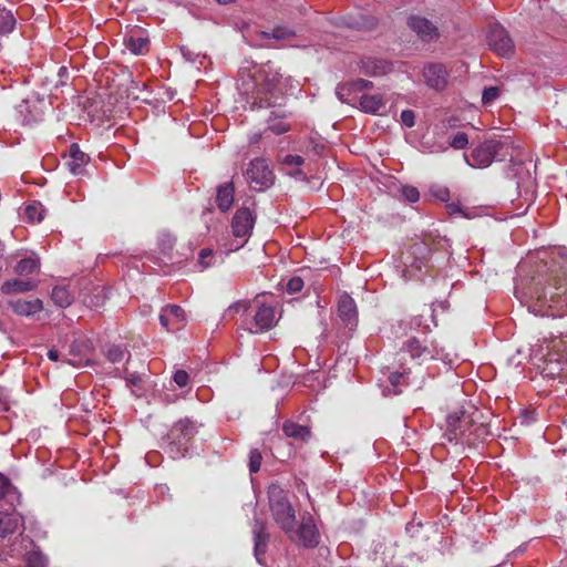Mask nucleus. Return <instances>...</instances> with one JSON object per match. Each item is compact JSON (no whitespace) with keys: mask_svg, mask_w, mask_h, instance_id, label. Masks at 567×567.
I'll use <instances>...</instances> for the list:
<instances>
[{"mask_svg":"<svg viewBox=\"0 0 567 567\" xmlns=\"http://www.w3.org/2000/svg\"><path fill=\"white\" fill-rule=\"evenodd\" d=\"M534 286L527 295L528 309L536 316L561 318L567 316V284L557 276L551 277L548 286L543 280L533 279Z\"/></svg>","mask_w":567,"mask_h":567,"instance_id":"1","label":"nucleus"},{"mask_svg":"<svg viewBox=\"0 0 567 567\" xmlns=\"http://www.w3.org/2000/svg\"><path fill=\"white\" fill-rule=\"evenodd\" d=\"M478 411L470 413L465 410L451 412L446 416V430L444 437L450 443L474 444L477 439L487 434V429L483 423H476L474 415Z\"/></svg>","mask_w":567,"mask_h":567,"instance_id":"2","label":"nucleus"},{"mask_svg":"<svg viewBox=\"0 0 567 567\" xmlns=\"http://www.w3.org/2000/svg\"><path fill=\"white\" fill-rule=\"evenodd\" d=\"M513 150L514 146L509 138H489L474 147L470 156L465 155V161L472 167L486 168L494 161H512Z\"/></svg>","mask_w":567,"mask_h":567,"instance_id":"3","label":"nucleus"},{"mask_svg":"<svg viewBox=\"0 0 567 567\" xmlns=\"http://www.w3.org/2000/svg\"><path fill=\"white\" fill-rule=\"evenodd\" d=\"M259 83L258 96L254 104L258 107H269L277 104L279 96L284 95L285 90L290 82V78H284L269 63L258 71Z\"/></svg>","mask_w":567,"mask_h":567,"instance_id":"4","label":"nucleus"},{"mask_svg":"<svg viewBox=\"0 0 567 567\" xmlns=\"http://www.w3.org/2000/svg\"><path fill=\"white\" fill-rule=\"evenodd\" d=\"M537 368L544 378L567 379V333L548 343L547 352L539 358Z\"/></svg>","mask_w":567,"mask_h":567,"instance_id":"5","label":"nucleus"},{"mask_svg":"<svg viewBox=\"0 0 567 567\" xmlns=\"http://www.w3.org/2000/svg\"><path fill=\"white\" fill-rule=\"evenodd\" d=\"M268 499L274 520L288 537H291L296 525V512L288 499L287 492L278 484H271L268 487Z\"/></svg>","mask_w":567,"mask_h":567,"instance_id":"6","label":"nucleus"},{"mask_svg":"<svg viewBox=\"0 0 567 567\" xmlns=\"http://www.w3.org/2000/svg\"><path fill=\"white\" fill-rule=\"evenodd\" d=\"M198 426L195 421L189 417L177 421L168 432L169 447L172 456H184L188 451L190 440L197 434Z\"/></svg>","mask_w":567,"mask_h":567,"instance_id":"7","label":"nucleus"},{"mask_svg":"<svg viewBox=\"0 0 567 567\" xmlns=\"http://www.w3.org/2000/svg\"><path fill=\"white\" fill-rule=\"evenodd\" d=\"M245 177L250 187L257 192H262L275 183V174L264 157H257L249 162Z\"/></svg>","mask_w":567,"mask_h":567,"instance_id":"8","label":"nucleus"},{"mask_svg":"<svg viewBox=\"0 0 567 567\" xmlns=\"http://www.w3.org/2000/svg\"><path fill=\"white\" fill-rule=\"evenodd\" d=\"M251 320H246L243 328L250 333H262L270 330L276 323V310L271 305L255 300V309L250 311Z\"/></svg>","mask_w":567,"mask_h":567,"instance_id":"9","label":"nucleus"},{"mask_svg":"<svg viewBox=\"0 0 567 567\" xmlns=\"http://www.w3.org/2000/svg\"><path fill=\"white\" fill-rule=\"evenodd\" d=\"M402 350L410 354L411 359L417 360L420 363L439 359L442 350L439 349L433 341L426 337L420 339L411 337L403 342Z\"/></svg>","mask_w":567,"mask_h":567,"instance_id":"10","label":"nucleus"},{"mask_svg":"<svg viewBox=\"0 0 567 567\" xmlns=\"http://www.w3.org/2000/svg\"><path fill=\"white\" fill-rule=\"evenodd\" d=\"M422 75L424 83L432 90L441 92L446 89L450 79V71L441 62H429L423 65Z\"/></svg>","mask_w":567,"mask_h":567,"instance_id":"11","label":"nucleus"},{"mask_svg":"<svg viewBox=\"0 0 567 567\" xmlns=\"http://www.w3.org/2000/svg\"><path fill=\"white\" fill-rule=\"evenodd\" d=\"M255 225V217L249 208H239L231 220L233 235L240 239V244L235 249L243 247L251 235Z\"/></svg>","mask_w":567,"mask_h":567,"instance_id":"12","label":"nucleus"},{"mask_svg":"<svg viewBox=\"0 0 567 567\" xmlns=\"http://www.w3.org/2000/svg\"><path fill=\"white\" fill-rule=\"evenodd\" d=\"M406 24L423 42L430 43L440 38V31L436 24L420 14L410 16Z\"/></svg>","mask_w":567,"mask_h":567,"instance_id":"13","label":"nucleus"},{"mask_svg":"<svg viewBox=\"0 0 567 567\" xmlns=\"http://www.w3.org/2000/svg\"><path fill=\"white\" fill-rule=\"evenodd\" d=\"M159 322L169 332L179 331L186 324L185 311L177 305H168L162 308Z\"/></svg>","mask_w":567,"mask_h":567,"instance_id":"14","label":"nucleus"},{"mask_svg":"<svg viewBox=\"0 0 567 567\" xmlns=\"http://www.w3.org/2000/svg\"><path fill=\"white\" fill-rule=\"evenodd\" d=\"M487 40L488 45L501 56H508L513 51V41L507 31L499 24L491 27Z\"/></svg>","mask_w":567,"mask_h":567,"instance_id":"15","label":"nucleus"},{"mask_svg":"<svg viewBox=\"0 0 567 567\" xmlns=\"http://www.w3.org/2000/svg\"><path fill=\"white\" fill-rule=\"evenodd\" d=\"M291 539L297 538L305 547H316L319 544V532L311 515L302 516L298 529L293 528Z\"/></svg>","mask_w":567,"mask_h":567,"instance_id":"16","label":"nucleus"},{"mask_svg":"<svg viewBox=\"0 0 567 567\" xmlns=\"http://www.w3.org/2000/svg\"><path fill=\"white\" fill-rule=\"evenodd\" d=\"M251 533L254 538V555L257 561L261 563L268 548L270 535L267 532L266 524L259 518L255 519Z\"/></svg>","mask_w":567,"mask_h":567,"instance_id":"17","label":"nucleus"},{"mask_svg":"<svg viewBox=\"0 0 567 567\" xmlns=\"http://www.w3.org/2000/svg\"><path fill=\"white\" fill-rule=\"evenodd\" d=\"M21 526L23 518L14 508L0 511V538L16 533Z\"/></svg>","mask_w":567,"mask_h":567,"instance_id":"18","label":"nucleus"},{"mask_svg":"<svg viewBox=\"0 0 567 567\" xmlns=\"http://www.w3.org/2000/svg\"><path fill=\"white\" fill-rule=\"evenodd\" d=\"M125 48L135 55L145 54L150 48V40L141 29L133 30L124 37Z\"/></svg>","mask_w":567,"mask_h":567,"instance_id":"19","label":"nucleus"},{"mask_svg":"<svg viewBox=\"0 0 567 567\" xmlns=\"http://www.w3.org/2000/svg\"><path fill=\"white\" fill-rule=\"evenodd\" d=\"M338 316L349 327L358 323V311L354 300L347 293L342 295L338 302Z\"/></svg>","mask_w":567,"mask_h":567,"instance_id":"20","label":"nucleus"},{"mask_svg":"<svg viewBox=\"0 0 567 567\" xmlns=\"http://www.w3.org/2000/svg\"><path fill=\"white\" fill-rule=\"evenodd\" d=\"M89 161V155L82 152L78 144H71L66 165L73 175H82Z\"/></svg>","mask_w":567,"mask_h":567,"instance_id":"21","label":"nucleus"},{"mask_svg":"<svg viewBox=\"0 0 567 567\" xmlns=\"http://www.w3.org/2000/svg\"><path fill=\"white\" fill-rule=\"evenodd\" d=\"M43 102L41 100L27 99L19 105V112L23 114L27 124L38 122L43 116Z\"/></svg>","mask_w":567,"mask_h":567,"instance_id":"22","label":"nucleus"},{"mask_svg":"<svg viewBox=\"0 0 567 567\" xmlns=\"http://www.w3.org/2000/svg\"><path fill=\"white\" fill-rule=\"evenodd\" d=\"M9 305L17 315L24 317H33L43 309V303L38 298L31 300H11Z\"/></svg>","mask_w":567,"mask_h":567,"instance_id":"23","label":"nucleus"},{"mask_svg":"<svg viewBox=\"0 0 567 567\" xmlns=\"http://www.w3.org/2000/svg\"><path fill=\"white\" fill-rule=\"evenodd\" d=\"M235 187L231 182L217 187L216 204L221 212H227L234 204Z\"/></svg>","mask_w":567,"mask_h":567,"instance_id":"24","label":"nucleus"},{"mask_svg":"<svg viewBox=\"0 0 567 567\" xmlns=\"http://www.w3.org/2000/svg\"><path fill=\"white\" fill-rule=\"evenodd\" d=\"M37 282L31 279H10L2 284L1 291L6 295L23 293L33 290Z\"/></svg>","mask_w":567,"mask_h":567,"instance_id":"25","label":"nucleus"},{"mask_svg":"<svg viewBox=\"0 0 567 567\" xmlns=\"http://www.w3.org/2000/svg\"><path fill=\"white\" fill-rule=\"evenodd\" d=\"M359 107L364 113L378 114L380 110L385 107V100L380 94H363L359 99Z\"/></svg>","mask_w":567,"mask_h":567,"instance_id":"26","label":"nucleus"},{"mask_svg":"<svg viewBox=\"0 0 567 567\" xmlns=\"http://www.w3.org/2000/svg\"><path fill=\"white\" fill-rule=\"evenodd\" d=\"M40 269V259L35 254L22 258L14 267V272L25 277L38 272Z\"/></svg>","mask_w":567,"mask_h":567,"instance_id":"27","label":"nucleus"},{"mask_svg":"<svg viewBox=\"0 0 567 567\" xmlns=\"http://www.w3.org/2000/svg\"><path fill=\"white\" fill-rule=\"evenodd\" d=\"M282 431L286 436L303 442H307L311 436V432L308 426L300 425L292 421H286L282 425Z\"/></svg>","mask_w":567,"mask_h":567,"instance_id":"28","label":"nucleus"},{"mask_svg":"<svg viewBox=\"0 0 567 567\" xmlns=\"http://www.w3.org/2000/svg\"><path fill=\"white\" fill-rule=\"evenodd\" d=\"M362 70L365 75L380 76L391 70V65L383 60H367L362 63Z\"/></svg>","mask_w":567,"mask_h":567,"instance_id":"29","label":"nucleus"},{"mask_svg":"<svg viewBox=\"0 0 567 567\" xmlns=\"http://www.w3.org/2000/svg\"><path fill=\"white\" fill-rule=\"evenodd\" d=\"M281 163L291 167V171L288 173L290 176L300 179L306 178V174L300 168V166L305 163L302 156L288 154L282 158Z\"/></svg>","mask_w":567,"mask_h":567,"instance_id":"30","label":"nucleus"},{"mask_svg":"<svg viewBox=\"0 0 567 567\" xmlns=\"http://www.w3.org/2000/svg\"><path fill=\"white\" fill-rule=\"evenodd\" d=\"M51 298L53 302L61 308L70 306L73 300L71 292L65 287H54L52 289Z\"/></svg>","mask_w":567,"mask_h":567,"instance_id":"31","label":"nucleus"},{"mask_svg":"<svg viewBox=\"0 0 567 567\" xmlns=\"http://www.w3.org/2000/svg\"><path fill=\"white\" fill-rule=\"evenodd\" d=\"M16 18L10 10L0 8V34L11 33L16 27Z\"/></svg>","mask_w":567,"mask_h":567,"instance_id":"32","label":"nucleus"},{"mask_svg":"<svg viewBox=\"0 0 567 567\" xmlns=\"http://www.w3.org/2000/svg\"><path fill=\"white\" fill-rule=\"evenodd\" d=\"M45 209L41 203L33 202L25 206V218L31 223H40L44 218Z\"/></svg>","mask_w":567,"mask_h":567,"instance_id":"33","label":"nucleus"},{"mask_svg":"<svg viewBox=\"0 0 567 567\" xmlns=\"http://www.w3.org/2000/svg\"><path fill=\"white\" fill-rule=\"evenodd\" d=\"M260 35L265 39H276V40H288L296 35V32L292 29L287 27H276L271 32L261 31Z\"/></svg>","mask_w":567,"mask_h":567,"instance_id":"34","label":"nucleus"},{"mask_svg":"<svg viewBox=\"0 0 567 567\" xmlns=\"http://www.w3.org/2000/svg\"><path fill=\"white\" fill-rule=\"evenodd\" d=\"M18 492L10 480L0 473V499L6 498L12 504Z\"/></svg>","mask_w":567,"mask_h":567,"instance_id":"35","label":"nucleus"},{"mask_svg":"<svg viewBox=\"0 0 567 567\" xmlns=\"http://www.w3.org/2000/svg\"><path fill=\"white\" fill-rule=\"evenodd\" d=\"M280 116H270L268 120V130L276 135L285 134L290 131V124L279 118Z\"/></svg>","mask_w":567,"mask_h":567,"instance_id":"36","label":"nucleus"},{"mask_svg":"<svg viewBox=\"0 0 567 567\" xmlns=\"http://www.w3.org/2000/svg\"><path fill=\"white\" fill-rule=\"evenodd\" d=\"M128 352L121 346H112L107 349L106 358L112 363H120L126 359Z\"/></svg>","mask_w":567,"mask_h":567,"instance_id":"37","label":"nucleus"},{"mask_svg":"<svg viewBox=\"0 0 567 567\" xmlns=\"http://www.w3.org/2000/svg\"><path fill=\"white\" fill-rule=\"evenodd\" d=\"M214 251L210 248H203L198 255V264L202 269H207L214 264Z\"/></svg>","mask_w":567,"mask_h":567,"instance_id":"38","label":"nucleus"},{"mask_svg":"<svg viewBox=\"0 0 567 567\" xmlns=\"http://www.w3.org/2000/svg\"><path fill=\"white\" fill-rule=\"evenodd\" d=\"M27 564L34 567H45L48 559L40 551H31L27 556Z\"/></svg>","mask_w":567,"mask_h":567,"instance_id":"39","label":"nucleus"},{"mask_svg":"<svg viewBox=\"0 0 567 567\" xmlns=\"http://www.w3.org/2000/svg\"><path fill=\"white\" fill-rule=\"evenodd\" d=\"M261 461H262L261 453L257 449L251 450L249 453V463H248L250 473H257L260 470Z\"/></svg>","mask_w":567,"mask_h":567,"instance_id":"40","label":"nucleus"},{"mask_svg":"<svg viewBox=\"0 0 567 567\" xmlns=\"http://www.w3.org/2000/svg\"><path fill=\"white\" fill-rule=\"evenodd\" d=\"M401 195L409 203H416L420 199V192L417 188L410 185L401 187Z\"/></svg>","mask_w":567,"mask_h":567,"instance_id":"41","label":"nucleus"},{"mask_svg":"<svg viewBox=\"0 0 567 567\" xmlns=\"http://www.w3.org/2000/svg\"><path fill=\"white\" fill-rule=\"evenodd\" d=\"M499 87L497 86H488L483 90L482 94V103L484 105H488L493 103L499 96Z\"/></svg>","mask_w":567,"mask_h":567,"instance_id":"42","label":"nucleus"},{"mask_svg":"<svg viewBox=\"0 0 567 567\" xmlns=\"http://www.w3.org/2000/svg\"><path fill=\"white\" fill-rule=\"evenodd\" d=\"M389 381H390L391 385L393 386L392 393L399 394V393H401V390L399 389V386L405 382V374L401 373V372H393L389 375Z\"/></svg>","mask_w":567,"mask_h":567,"instance_id":"43","label":"nucleus"},{"mask_svg":"<svg viewBox=\"0 0 567 567\" xmlns=\"http://www.w3.org/2000/svg\"><path fill=\"white\" fill-rule=\"evenodd\" d=\"M450 145H451L454 150H463V148H465V147L468 145V137H467V134H465V133H463V132H458V133H456V134L452 137Z\"/></svg>","mask_w":567,"mask_h":567,"instance_id":"44","label":"nucleus"},{"mask_svg":"<svg viewBox=\"0 0 567 567\" xmlns=\"http://www.w3.org/2000/svg\"><path fill=\"white\" fill-rule=\"evenodd\" d=\"M430 193L441 202H447L450 199V190L445 186L434 185L430 188Z\"/></svg>","mask_w":567,"mask_h":567,"instance_id":"45","label":"nucleus"},{"mask_svg":"<svg viewBox=\"0 0 567 567\" xmlns=\"http://www.w3.org/2000/svg\"><path fill=\"white\" fill-rule=\"evenodd\" d=\"M173 380L179 388H185L189 383V374L185 370H177L173 375Z\"/></svg>","mask_w":567,"mask_h":567,"instance_id":"46","label":"nucleus"},{"mask_svg":"<svg viewBox=\"0 0 567 567\" xmlns=\"http://www.w3.org/2000/svg\"><path fill=\"white\" fill-rule=\"evenodd\" d=\"M302 288H303V280L300 277H292L287 282V291L289 293H297V292L301 291Z\"/></svg>","mask_w":567,"mask_h":567,"instance_id":"47","label":"nucleus"},{"mask_svg":"<svg viewBox=\"0 0 567 567\" xmlns=\"http://www.w3.org/2000/svg\"><path fill=\"white\" fill-rule=\"evenodd\" d=\"M350 86L352 87V91H363V90H370L373 87V83L369 80L364 79H358L355 81H352L350 83Z\"/></svg>","mask_w":567,"mask_h":567,"instance_id":"48","label":"nucleus"},{"mask_svg":"<svg viewBox=\"0 0 567 567\" xmlns=\"http://www.w3.org/2000/svg\"><path fill=\"white\" fill-rule=\"evenodd\" d=\"M401 121L406 127L415 125V114L412 110H404L401 112Z\"/></svg>","mask_w":567,"mask_h":567,"instance_id":"49","label":"nucleus"},{"mask_svg":"<svg viewBox=\"0 0 567 567\" xmlns=\"http://www.w3.org/2000/svg\"><path fill=\"white\" fill-rule=\"evenodd\" d=\"M250 307L247 306L245 301H237L228 307L225 315L230 316L233 312H238L244 310L245 312L249 310Z\"/></svg>","mask_w":567,"mask_h":567,"instance_id":"50","label":"nucleus"},{"mask_svg":"<svg viewBox=\"0 0 567 567\" xmlns=\"http://www.w3.org/2000/svg\"><path fill=\"white\" fill-rule=\"evenodd\" d=\"M350 91H352V87L350 86V84H348V85H339L337 87V92L336 93H337V95H338L340 101L350 103V101L348 99V95H349Z\"/></svg>","mask_w":567,"mask_h":567,"instance_id":"51","label":"nucleus"},{"mask_svg":"<svg viewBox=\"0 0 567 567\" xmlns=\"http://www.w3.org/2000/svg\"><path fill=\"white\" fill-rule=\"evenodd\" d=\"M9 410V395L4 388L0 386V413Z\"/></svg>","mask_w":567,"mask_h":567,"instance_id":"52","label":"nucleus"},{"mask_svg":"<svg viewBox=\"0 0 567 567\" xmlns=\"http://www.w3.org/2000/svg\"><path fill=\"white\" fill-rule=\"evenodd\" d=\"M557 276L558 278H560V280L565 284H567L566 281V276H565V272L563 271V268H559V271L558 270H550V274L548 275V277L546 278L545 280V284L543 282L544 286H548V281L551 277H555Z\"/></svg>","mask_w":567,"mask_h":567,"instance_id":"53","label":"nucleus"},{"mask_svg":"<svg viewBox=\"0 0 567 567\" xmlns=\"http://www.w3.org/2000/svg\"><path fill=\"white\" fill-rule=\"evenodd\" d=\"M446 209L450 215H455V214L462 213L460 205L456 203L447 204Z\"/></svg>","mask_w":567,"mask_h":567,"instance_id":"54","label":"nucleus"},{"mask_svg":"<svg viewBox=\"0 0 567 567\" xmlns=\"http://www.w3.org/2000/svg\"><path fill=\"white\" fill-rule=\"evenodd\" d=\"M162 241L164 249H171L173 247L174 239L169 235H164Z\"/></svg>","mask_w":567,"mask_h":567,"instance_id":"55","label":"nucleus"},{"mask_svg":"<svg viewBox=\"0 0 567 567\" xmlns=\"http://www.w3.org/2000/svg\"><path fill=\"white\" fill-rule=\"evenodd\" d=\"M48 358L52 361H56L59 359V351L54 349L49 350Z\"/></svg>","mask_w":567,"mask_h":567,"instance_id":"56","label":"nucleus"},{"mask_svg":"<svg viewBox=\"0 0 567 567\" xmlns=\"http://www.w3.org/2000/svg\"><path fill=\"white\" fill-rule=\"evenodd\" d=\"M261 140L260 133H255L250 136L249 142L250 144H257Z\"/></svg>","mask_w":567,"mask_h":567,"instance_id":"57","label":"nucleus"},{"mask_svg":"<svg viewBox=\"0 0 567 567\" xmlns=\"http://www.w3.org/2000/svg\"><path fill=\"white\" fill-rule=\"evenodd\" d=\"M215 1L219 4H228V3L233 2L234 0H215Z\"/></svg>","mask_w":567,"mask_h":567,"instance_id":"58","label":"nucleus"},{"mask_svg":"<svg viewBox=\"0 0 567 567\" xmlns=\"http://www.w3.org/2000/svg\"><path fill=\"white\" fill-rule=\"evenodd\" d=\"M412 267H415L417 269H421V266L415 261L414 264L411 265Z\"/></svg>","mask_w":567,"mask_h":567,"instance_id":"59","label":"nucleus"},{"mask_svg":"<svg viewBox=\"0 0 567 567\" xmlns=\"http://www.w3.org/2000/svg\"><path fill=\"white\" fill-rule=\"evenodd\" d=\"M449 124H450V126L454 125V123H452V118L449 120Z\"/></svg>","mask_w":567,"mask_h":567,"instance_id":"60","label":"nucleus"}]
</instances>
